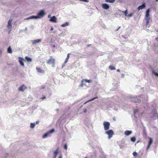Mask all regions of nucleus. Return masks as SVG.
<instances>
[{
  "mask_svg": "<svg viewBox=\"0 0 158 158\" xmlns=\"http://www.w3.org/2000/svg\"><path fill=\"white\" fill-rule=\"evenodd\" d=\"M85 81L87 82L90 83L92 82V80H86Z\"/></svg>",
  "mask_w": 158,
  "mask_h": 158,
  "instance_id": "c9c22d12",
  "label": "nucleus"
},
{
  "mask_svg": "<svg viewBox=\"0 0 158 158\" xmlns=\"http://www.w3.org/2000/svg\"><path fill=\"white\" fill-rule=\"evenodd\" d=\"M27 27H26L25 28V31H27Z\"/></svg>",
  "mask_w": 158,
  "mask_h": 158,
  "instance_id": "4d7b16f0",
  "label": "nucleus"
},
{
  "mask_svg": "<svg viewBox=\"0 0 158 158\" xmlns=\"http://www.w3.org/2000/svg\"><path fill=\"white\" fill-rule=\"evenodd\" d=\"M103 125L105 130L106 131L109 129L110 126V124L109 122L104 121L103 122Z\"/></svg>",
  "mask_w": 158,
  "mask_h": 158,
  "instance_id": "39448f33",
  "label": "nucleus"
},
{
  "mask_svg": "<svg viewBox=\"0 0 158 158\" xmlns=\"http://www.w3.org/2000/svg\"><path fill=\"white\" fill-rule=\"evenodd\" d=\"M59 158H62V155H60L59 156Z\"/></svg>",
  "mask_w": 158,
  "mask_h": 158,
  "instance_id": "a18cd8bd",
  "label": "nucleus"
},
{
  "mask_svg": "<svg viewBox=\"0 0 158 158\" xmlns=\"http://www.w3.org/2000/svg\"><path fill=\"white\" fill-rule=\"evenodd\" d=\"M122 12L123 13H124L125 16H127L128 12H127V10L125 11H122Z\"/></svg>",
  "mask_w": 158,
  "mask_h": 158,
  "instance_id": "c756f323",
  "label": "nucleus"
},
{
  "mask_svg": "<svg viewBox=\"0 0 158 158\" xmlns=\"http://www.w3.org/2000/svg\"><path fill=\"white\" fill-rule=\"evenodd\" d=\"M2 49H0V54L1 55V53L2 52Z\"/></svg>",
  "mask_w": 158,
  "mask_h": 158,
  "instance_id": "79ce46f5",
  "label": "nucleus"
},
{
  "mask_svg": "<svg viewBox=\"0 0 158 158\" xmlns=\"http://www.w3.org/2000/svg\"><path fill=\"white\" fill-rule=\"evenodd\" d=\"M156 2H157V1H158V0H156Z\"/></svg>",
  "mask_w": 158,
  "mask_h": 158,
  "instance_id": "e2e57ef3",
  "label": "nucleus"
},
{
  "mask_svg": "<svg viewBox=\"0 0 158 158\" xmlns=\"http://www.w3.org/2000/svg\"><path fill=\"white\" fill-rule=\"evenodd\" d=\"M27 89V87L26 86L23 85L22 86H20L19 88V91L23 92L25 89Z\"/></svg>",
  "mask_w": 158,
  "mask_h": 158,
  "instance_id": "9d476101",
  "label": "nucleus"
},
{
  "mask_svg": "<svg viewBox=\"0 0 158 158\" xmlns=\"http://www.w3.org/2000/svg\"><path fill=\"white\" fill-rule=\"evenodd\" d=\"M149 141L148 143V145L147 149H148L150 147V145L152 144V143L153 142V140H152V138L149 137Z\"/></svg>",
  "mask_w": 158,
  "mask_h": 158,
  "instance_id": "f8f14e48",
  "label": "nucleus"
},
{
  "mask_svg": "<svg viewBox=\"0 0 158 158\" xmlns=\"http://www.w3.org/2000/svg\"><path fill=\"white\" fill-rule=\"evenodd\" d=\"M131 142H134L136 140V138L135 137H133L131 138Z\"/></svg>",
  "mask_w": 158,
  "mask_h": 158,
  "instance_id": "393cba45",
  "label": "nucleus"
},
{
  "mask_svg": "<svg viewBox=\"0 0 158 158\" xmlns=\"http://www.w3.org/2000/svg\"><path fill=\"white\" fill-rule=\"evenodd\" d=\"M41 41V40L40 39H38L34 40H32V44L35 45L37 43L40 42Z\"/></svg>",
  "mask_w": 158,
  "mask_h": 158,
  "instance_id": "4468645a",
  "label": "nucleus"
},
{
  "mask_svg": "<svg viewBox=\"0 0 158 158\" xmlns=\"http://www.w3.org/2000/svg\"><path fill=\"white\" fill-rule=\"evenodd\" d=\"M53 30V27H52L51 28V31H52Z\"/></svg>",
  "mask_w": 158,
  "mask_h": 158,
  "instance_id": "37998d69",
  "label": "nucleus"
},
{
  "mask_svg": "<svg viewBox=\"0 0 158 158\" xmlns=\"http://www.w3.org/2000/svg\"><path fill=\"white\" fill-rule=\"evenodd\" d=\"M91 45V44H88V45H87V46L88 47H89V46H90Z\"/></svg>",
  "mask_w": 158,
  "mask_h": 158,
  "instance_id": "5fc2aeb1",
  "label": "nucleus"
},
{
  "mask_svg": "<svg viewBox=\"0 0 158 158\" xmlns=\"http://www.w3.org/2000/svg\"><path fill=\"white\" fill-rule=\"evenodd\" d=\"M133 15V13H131L130 14H129L127 16L128 17L130 18V17L132 16Z\"/></svg>",
  "mask_w": 158,
  "mask_h": 158,
  "instance_id": "473e14b6",
  "label": "nucleus"
},
{
  "mask_svg": "<svg viewBox=\"0 0 158 158\" xmlns=\"http://www.w3.org/2000/svg\"><path fill=\"white\" fill-rule=\"evenodd\" d=\"M130 101H131L132 102H140L141 101L137 97L135 98L134 97L131 96L130 97Z\"/></svg>",
  "mask_w": 158,
  "mask_h": 158,
  "instance_id": "0eeeda50",
  "label": "nucleus"
},
{
  "mask_svg": "<svg viewBox=\"0 0 158 158\" xmlns=\"http://www.w3.org/2000/svg\"><path fill=\"white\" fill-rule=\"evenodd\" d=\"M35 123H31L30 124V127L31 128H33L35 127Z\"/></svg>",
  "mask_w": 158,
  "mask_h": 158,
  "instance_id": "b1692460",
  "label": "nucleus"
},
{
  "mask_svg": "<svg viewBox=\"0 0 158 158\" xmlns=\"http://www.w3.org/2000/svg\"><path fill=\"white\" fill-rule=\"evenodd\" d=\"M46 98V97L45 96H44L42 98V99H45Z\"/></svg>",
  "mask_w": 158,
  "mask_h": 158,
  "instance_id": "09e8293b",
  "label": "nucleus"
},
{
  "mask_svg": "<svg viewBox=\"0 0 158 158\" xmlns=\"http://www.w3.org/2000/svg\"><path fill=\"white\" fill-rule=\"evenodd\" d=\"M55 131V129L53 128L49 130L43 136V138L44 139L47 138L50 134L52 133Z\"/></svg>",
  "mask_w": 158,
  "mask_h": 158,
  "instance_id": "7ed1b4c3",
  "label": "nucleus"
},
{
  "mask_svg": "<svg viewBox=\"0 0 158 158\" xmlns=\"http://www.w3.org/2000/svg\"><path fill=\"white\" fill-rule=\"evenodd\" d=\"M64 33H63V32H62L60 34V36H62L63 35H64Z\"/></svg>",
  "mask_w": 158,
  "mask_h": 158,
  "instance_id": "ea45409f",
  "label": "nucleus"
},
{
  "mask_svg": "<svg viewBox=\"0 0 158 158\" xmlns=\"http://www.w3.org/2000/svg\"><path fill=\"white\" fill-rule=\"evenodd\" d=\"M51 17V15H48V18H50Z\"/></svg>",
  "mask_w": 158,
  "mask_h": 158,
  "instance_id": "3c124183",
  "label": "nucleus"
},
{
  "mask_svg": "<svg viewBox=\"0 0 158 158\" xmlns=\"http://www.w3.org/2000/svg\"><path fill=\"white\" fill-rule=\"evenodd\" d=\"M120 27H118L117 29L115 30V31H117L118 30V29H119L120 28Z\"/></svg>",
  "mask_w": 158,
  "mask_h": 158,
  "instance_id": "de8ad7c7",
  "label": "nucleus"
},
{
  "mask_svg": "<svg viewBox=\"0 0 158 158\" xmlns=\"http://www.w3.org/2000/svg\"><path fill=\"white\" fill-rule=\"evenodd\" d=\"M115 0H105V1L106 2L110 3H114L115 2Z\"/></svg>",
  "mask_w": 158,
  "mask_h": 158,
  "instance_id": "bb28decb",
  "label": "nucleus"
},
{
  "mask_svg": "<svg viewBox=\"0 0 158 158\" xmlns=\"http://www.w3.org/2000/svg\"><path fill=\"white\" fill-rule=\"evenodd\" d=\"M156 40L157 41H158V37H157L156 38Z\"/></svg>",
  "mask_w": 158,
  "mask_h": 158,
  "instance_id": "864d4df0",
  "label": "nucleus"
},
{
  "mask_svg": "<svg viewBox=\"0 0 158 158\" xmlns=\"http://www.w3.org/2000/svg\"><path fill=\"white\" fill-rule=\"evenodd\" d=\"M81 86L82 87L83 86V84H81Z\"/></svg>",
  "mask_w": 158,
  "mask_h": 158,
  "instance_id": "052dcab7",
  "label": "nucleus"
},
{
  "mask_svg": "<svg viewBox=\"0 0 158 158\" xmlns=\"http://www.w3.org/2000/svg\"><path fill=\"white\" fill-rule=\"evenodd\" d=\"M97 152H94L93 154L91 155V158H95L96 156Z\"/></svg>",
  "mask_w": 158,
  "mask_h": 158,
  "instance_id": "5701e85b",
  "label": "nucleus"
},
{
  "mask_svg": "<svg viewBox=\"0 0 158 158\" xmlns=\"http://www.w3.org/2000/svg\"><path fill=\"white\" fill-rule=\"evenodd\" d=\"M31 27H33L34 26L33 25H31Z\"/></svg>",
  "mask_w": 158,
  "mask_h": 158,
  "instance_id": "bf43d9fd",
  "label": "nucleus"
},
{
  "mask_svg": "<svg viewBox=\"0 0 158 158\" xmlns=\"http://www.w3.org/2000/svg\"><path fill=\"white\" fill-rule=\"evenodd\" d=\"M124 77V74H122L121 75V77L122 78H123Z\"/></svg>",
  "mask_w": 158,
  "mask_h": 158,
  "instance_id": "49530a36",
  "label": "nucleus"
},
{
  "mask_svg": "<svg viewBox=\"0 0 158 158\" xmlns=\"http://www.w3.org/2000/svg\"><path fill=\"white\" fill-rule=\"evenodd\" d=\"M146 7V5H145V3H143V4L139 6L138 8L137 9L138 10H142L143 9V8H145Z\"/></svg>",
  "mask_w": 158,
  "mask_h": 158,
  "instance_id": "9b49d317",
  "label": "nucleus"
},
{
  "mask_svg": "<svg viewBox=\"0 0 158 158\" xmlns=\"http://www.w3.org/2000/svg\"><path fill=\"white\" fill-rule=\"evenodd\" d=\"M58 148H57L56 150L54 151L53 153V158H56L57 155L58 154Z\"/></svg>",
  "mask_w": 158,
  "mask_h": 158,
  "instance_id": "2eb2a0df",
  "label": "nucleus"
},
{
  "mask_svg": "<svg viewBox=\"0 0 158 158\" xmlns=\"http://www.w3.org/2000/svg\"><path fill=\"white\" fill-rule=\"evenodd\" d=\"M2 4H5V2H3L2 1H0V5H1Z\"/></svg>",
  "mask_w": 158,
  "mask_h": 158,
  "instance_id": "e433bc0d",
  "label": "nucleus"
},
{
  "mask_svg": "<svg viewBox=\"0 0 158 158\" xmlns=\"http://www.w3.org/2000/svg\"><path fill=\"white\" fill-rule=\"evenodd\" d=\"M150 69H151V71H152V67L151 66H150Z\"/></svg>",
  "mask_w": 158,
  "mask_h": 158,
  "instance_id": "8fccbe9b",
  "label": "nucleus"
},
{
  "mask_svg": "<svg viewBox=\"0 0 158 158\" xmlns=\"http://www.w3.org/2000/svg\"><path fill=\"white\" fill-rule=\"evenodd\" d=\"M132 132L131 131L127 130L125 131L124 134L127 135L128 136L131 134Z\"/></svg>",
  "mask_w": 158,
  "mask_h": 158,
  "instance_id": "a211bd4d",
  "label": "nucleus"
},
{
  "mask_svg": "<svg viewBox=\"0 0 158 158\" xmlns=\"http://www.w3.org/2000/svg\"><path fill=\"white\" fill-rule=\"evenodd\" d=\"M105 133L108 135V139H110L114 134V131L111 129L106 131Z\"/></svg>",
  "mask_w": 158,
  "mask_h": 158,
  "instance_id": "f03ea898",
  "label": "nucleus"
},
{
  "mask_svg": "<svg viewBox=\"0 0 158 158\" xmlns=\"http://www.w3.org/2000/svg\"><path fill=\"white\" fill-rule=\"evenodd\" d=\"M109 68L111 70H114L116 69V68L112 66V65H110Z\"/></svg>",
  "mask_w": 158,
  "mask_h": 158,
  "instance_id": "cd10ccee",
  "label": "nucleus"
},
{
  "mask_svg": "<svg viewBox=\"0 0 158 158\" xmlns=\"http://www.w3.org/2000/svg\"><path fill=\"white\" fill-rule=\"evenodd\" d=\"M156 31L157 32H158V29H157V30H156Z\"/></svg>",
  "mask_w": 158,
  "mask_h": 158,
  "instance_id": "680f3d73",
  "label": "nucleus"
},
{
  "mask_svg": "<svg viewBox=\"0 0 158 158\" xmlns=\"http://www.w3.org/2000/svg\"><path fill=\"white\" fill-rule=\"evenodd\" d=\"M64 148L66 150L67 149V144H65L64 145Z\"/></svg>",
  "mask_w": 158,
  "mask_h": 158,
  "instance_id": "f704fd0d",
  "label": "nucleus"
},
{
  "mask_svg": "<svg viewBox=\"0 0 158 158\" xmlns=\"http://www.w3.org/2000/svg\"><path fill=\"white\" fill-rule=\"evenodd\" d=\"M102 6L103 9L106 10H107L110 7L109 5L106 3H104L102 4Z\"/></svg>",
  "mask_w": 158,
  "mask_h": 158,
  "instance_id": "ddd939ff",
  "label": "nucleus"
},
{
  "mask_svg": "<svg viewBox=\"0 0 158 158\" xmlns=\"http://www.w3.org/2000/svg\"><path fill=\"white\" fill-rule=\"evenodd\" d=\"M57 19L56 17L55 16H53L50 18L49 21L51 22L56 23L57 22Z\"/></svg>",
  "mask_w": 158,
  "mask_h": 158,
  "instance_id": "1a4fd4ad",
  "label": "nucleus"
},
{
  "mask_svg": "<svg viewBox=\"0 0 158 158\" xmlns=\"http://www.w3.org/2000/svg\"><path fill=\"white\" fill-rule=\"evenodd\" d=\"M150 9H148L146 11L145 15V19H150L149 17Z\"/></svg>",
  "mask_w": 158,
  "mask_h": 158,
  "instance_id": "dca6fc26",
  "label": "nucleus"
},
{
  "mask_svg": "<svg viewBox=\"0 0 158 158\" xmlns=\"http://www.w3.org/2000/svg\"><path fill=\"white\" fill-rule=\"evenodd\" d=\"M36 69L37 71L39 73H42V71H43V70H42L40 68H37Z\"/></svg>",
  "mask_w": 158,
  "mask_h": 158,
  "instance_id": "c85d7f7f",
  "label": "nucleus"
},
{
  "mask_svg": "<svg viewBox=\"0 0 158 158\" xmlns=\"http://www.w3.org/2000/svg\"><path fill=\"white\" fill-rule=\"evenodd\" d=\"M69 23L68 22H66L65 23L62 24L61 25V26L63 27H64L66 26H69Z\"/></svg>",
  "mask_w": 158,
  "mask_h": 158,
  "instance_id": "4be33fe9",
  "label": "nucleus"
},
{
  "mask_svg": "<svg viewBox=\"0 0 158 158\" xmlns=\"http://www.w3.org/2000/svg\"><path fill=\"white\" fill-rule=\"evenodd\" d=\"M39 123V121H36L35 123V124H38Z\"/></svg>",
  "mask_w": 158,
  "mask_h": 158,
  "instance_id": "a19ab883",
  "label": "nucleus"
},
{
  "mask_svg": "<svg viewBox=\"0 0 158 158\" xmlns=\"http://www.w3.org/2000/svg\"><path fill=\"white\" fill-rule=\"evenodd\" d=\"M152 73L154 74L156 76L158 77V73L155 72L153 69H152Z\"/></svg>",
  "mask_w": 158,
  "mask_h": 158,
  "instance_id": "a878e982",
  "label": "nucleus"
},
{
  "mask_svg": "<svg viewBox=\"0 0 158 158\" xmlns=\"http://www.w3.org/2000/svg\"><path fill=\"white\" fill-rule=\"evenodd\" d=\"M37 19L36 16L35 15H32L31 16H30V17H29L28 18H26L25 19H24V20H29L30 19Z\"/></svg>",
  "mask_w": 158,
  "mask_h": 158,
  "instance_id": "f3484780",
  "label": "nucleus"
},
{
  "mask_svg": "<svg viewBox=\"0 0 158 158\" xmlns=\"http://www.w3.org/2000/svg\"><path fill=\"white\" fill-rule=\"evenodd\" d=\"M120 148H122H122H123V147H122V146L120 145Z\"/></svg>",
  "mask_w": 158,
  "mask_h": 158,
  "instance_id": "6e6d98bb",
  "label": "nucleus"
},
{
  "mask_svg": "<svg viewBox=\"0 0 158 158\" xmlns=\"http://www.w3.org/2000/svg\"><path fill=\"white\" fill-rule=\"evenodd\" d=\"M138 111V109H135L134 110V116H135V115L137 113Z\"/></svg>",
  "mask_w": 158,
  "mask_h": 158,
  "instance_id": "2f4dec72",
  "label": "nucleus"
},
{
  "mask_svg": "<svg viewBox=\"0 0 158 158\" xmlns=\"http://www.w3.org/2000/svg\"><path fill=\"white\" fill-rule=\"evenodd\" d=\"M98 98V97H94V98L91 99H90L88 101L85 102L84 103V104H86L87 102H89L93 101L94 100V99H97V98Z\"/></svg>",
  "mask_w": 158,
  "mask_h": 158,
  "instance_id": "6ab92c4d",
  "label": "nucleus"
},
{
  "mask_svg": "<svg viewBox=\"0 0 158 158\" xmlns=\"http://www.w3.org/2000/svg\"><path fill=\"white\" fill-rule=\"evenodd\" d=\"M13 19H10L9 20L8 22V24L7 26V28L9 30V34L11 31V28L12 27V22Z\"/></svg>",
  "mask_w": 158,
  "mask_h": 158,
  "instance_id": "20e7f679",
  "label": "nucleus"
},
{
  "mask_svg": "<svg viewBox=\"0 0 158 158\" xmlns=\"http://www.w3.org/2000/svg\"><path fill=\"white\" fill-rule=\"evenodd\" d=\"M150 19H145V20L146 21V25H147L149 23V21L150 20Z\"/></svg>",
  "mask_w": 158,
  "mask_h": 158,
  "instance_id": "7c9ffc66",
  "label": "nucleus"
},
{
  "mask_svg": "<svg viewBox=\"0 0 158 158\" xmlns=\"http://www.w3.org/2000/svg\"><path fill=\"white\" fill-rule=\"evenodd\" d=\"M18 59H19V62L20 63V65L23 67H24V64L23 62V61L24 60V59L22 57H18Z\"/></svg>",
  "mask_w": 158,
  "mask_h": 158,
  "instance_id": "6e6552de",
  "label": "nucleus"
},
{
  "mask_svg": "<svg viewBox=\"0 0 158 158\" xmlns=\"http://www.w3.org/2000/svg\"><path fill=\"white\" fill-rule=\"evenodd\" d=\"M52 47L53 48H55V45H53L52 46Z\"/></svg>",
  "mask_w": 158,
  "mask_h": 158,
  "instance_id": "13d9d810",
  "label": "nucleus"
},
{
  "mask_svg": "<svg viewBox=\"0 0 158 158\" xmlns=\"http://www.w3.org/2000/svg\"><path fill=\"white\" fill-rule=\"evenodd\" d=\"M7 52L8 53H12V49H11L10 46H9L8 47V48H7Z\"/></svg>",
  "mask_w": 158,
  "mask_h": 158,
  "instance_id": "412c9836",
  "label": "nucleus"
},
{
  "mask_svg": "<svg viewBox=\"0 0 158 158\" xmlns=\"http://www.w3.org/2000/svg\"><path fill=\"white\" fill-rule=\"evenodd\" d=\"M117 71L118 72H119L120 71V69H118L117 70Z\"/></svg>",
  "mask_w": 158,
  "mask_h": 158,
  "instance_id": "603ef678",
  "label": "nucleus"
},
{
  "mask_svg": "<svg viewBox=\"0 0 158 158\" xmlns=\"http://www.w3.org/2000/svg\"><path fill=\"white\" fill-rule=\"evenodd\" d=\"M68 59L66 58V60H65L64 62V63L65 64L66 63L68 62Z\"/></svg>",
  "mask_w": 158,
  "mask_h": 158,
  "instance_id": "4c0bfd02",
  "label": "nucleus"
},
{
  "mask_svg": "<svg viewBox=\"0 0 158 158\" xmlns=\"http://www.w3.org/2000/svg\"><path fill=\"white\" fill-rule=\"evenodd\" d=\"M25 58L26 60L28 62H31L32 61V59L28 56H26Z\"/></svg>",
  "mask_w": 158,
  "mask_h": 158,
  "instance_id": "aec40b11",
  "label": "nucleus"
},
{
  "mask_svg": "<svg viewBox=\"0 0 158 158\" xmlns=\"http://www.w3.org/2000/svg\"><path fill=\"white\" fill-rule=\"evenodd\" d=\"M87 109H85L84 110V113H85L87 111Z\"/></svg>",
  "mask_w": 158,
  "mask_h": 158,
  "instance_id": "c03bdc74",
  "label": "nucleus"
},
{
  "mask_svg": "<svg viewBox=\"0 0 158 158\" xmlns=\"http://www.w3.org/2000/svg\"><path fill=\"white\" fill-rule=\"evenodd\" d=\"M133 155L135 157V156H137V153L136 152H134L133 153Z\"/></svg>",
  "mask_w": 158,
  "mask_h": 158,
  "instance_id": "72a5a7b5",
  "label": "nucleus"
},
{
  "mask_svg": "<svg viewBox=\"0 0 158 158\" xmlns=\"http://www.w3.org/2000/svg\"><path fill=\"white\" fill-rule=\"evenodd\" d=\"M45 13L44 10H40L37 14L36 16L37 19H40L43 17V16L45 15Z\"/></svg>",
  "mask_w": 158,
  "mask_h": 158,
  "instance_id": "f257e3e1",
  "label": "nucleus"
},
{
  "mask_svg": "<svg viewBox=\"0 0 158 158\" xmlns=\"http://www.w3.org/2000/svg\"><path fill=\"white\" fill-rule=\"evenodd\" d=\"M85 158H87V157H85Z\"/></svg>",
  "mask_w": 158,
  "mask_h": 158,
  "instance_id": "0e129e2a",
  "label": "nucleus"
},
{
  "mask_svg": "<svg viewBox=\"0 0 158 158\" xmlns=\"http://www.w3.org/2000/svg\"><path fill=\"white\" fill-rule=\"evenodd\" d=\"M69 55H70V53H68V54H67V57L66 58L67 59H69Z\"/></svg>",
  "mask_w": 158,
  "mask_h": 158,
  "instance_id": "58836bf2",
  "label": "nucleus"
},
{
  "mask_svg": "<svg viewBox=\"0 0 158 158\" xmlns=\"http://www.w3.org/2000/svg\"><path fill=\"white\" fill-rule=\"evenodd\" d=\"M55 60L53 58L52 56H51L50 58L47 61V63L48 64H52V66L53 67H54V62Z\"/></svg>",
  "mask_w": 158,
  "mask_h": 158,
  "instance_id": "423d86ee",
  "label": "nucleus"
}]
</instances>
